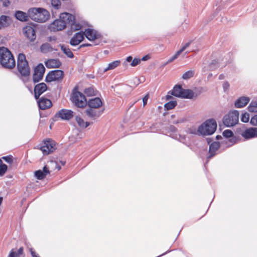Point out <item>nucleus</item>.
<instances>
[{"label":"nucleus","instance_id":"nucleus-53","mask_svg":"<svg viewBox=\"0 0 257 257\" xmlns=\"http://www.w3.org/2000/svg\"><path fill=\"white\" fill-rule=\"evenodd\" d=\"M224 77H225L224 75L222 74L219 75V76L218 77V78L220 80H222V79H223L224 78Z\"/></svg>","mask_w":257,"mask_h":257},{"label":"nucleus","instance_id":"nucleus-10","mask_svg":"<svg viewBox=\"0 0 257 257\" xmlns=\"http://www.w3.org/2000/svg\"><path fill=\"white\" fill-rule=\"evenodd\" d=\"M63 72L60 70H56L49 73L46 77L47 82H52L61 79L63 77Z\"/></svg>","mask_w":257,"mask_h":257},{"label":"nucleus","instance_id":"nucleus-6","mask_svg":"<svg viewBox=\"0 0 257 257\" xmlns=\"http://www.w3.org/2000/svg\"><path fill=\"white\" fill-rule=\"evenodd\" d=\"M239 112L237 110H234L230 111L225 115L223 119L224 124L228 127L232 126L238 122Z\"/></svg>","mask_w":257,"mask_h":257},{"label":"nucleus","instance_id":"nucleus-46","mask_svg":"<svg viewBox=\"0 0 257 257\" xmlns=\"http://www.w3.org/2000/svg\"><path fill=\"white\" fill-rule=\"evenodd\" d=\"M141 62V60L138 58H135L132 62L131 65L132 66L134 67L138 65Z\"/></svg>","mask_w":257,"mask_h":257},{"label":"nucleus","instance_id":"nucleus-55","mask_svg":"<svg viewBox=\"0 0 257 257\" xmlns=\"http://www.w3.org/2000/svg\"><path fill=\"white\" fill-rule=\"evenodd\" d=\"M166 97H167V99H170L171 97V96L169 95H167Z\"/></svg>","mask_w":257,"mask_h":257},{"label":"nucleus","instance_id":"nucleus-54","mask_svg":"<svg viewBox=\"0 0 257 257\" xmlns=\"http://www.w3.org/2000/svg\"><path fill=\"white\" fill-rule=\"evenodd\" d=\"M132 59H133L132 57H131V56H128V57H127V58H126V61H127V62H130L132 61Z\"/></svg>","mask_w":257,"mask_h":257},{"label":"nucleus","instance_id":"nucleus-58","mask_svg":"<svg viewBox=\"0 0 257 257\" xmlns=\"http://www.w3.org/2000/svg\"><path fill=\"white\" fill-rule=\"evenodd\" d=\"M52 40V38H50V41H51ZM53 40H55V38H53Z\"/></svg>","mask_w":257,"mask_h":257},{"label":"nucleus","instance_id":"nucleus-2","mask_svg":"<svg viewBox=\"0 0 257 257\" xmlns=\"http://www.w3.org/2000/svg\"><path fill=\"white\" fill-rule=\"evenodd\" d=\"M0 64L7 69H12L16 65L12 54L7 48L4 47H0Z\"/></svg>","mask_w":257,"mask_h":257},{"label":"nucleus","instance_id":"nucleus-16","mask_svg":"<svg viewBox=\"0 0 257 257\" xmlns=\"http://www.w3.org/2000/svg\"><path fill=\"white\" fill-rule=\"evenodd\" d=\"M102 112L103 110H97L96 108H88L85 110L86 115L93 120L98 118Z\"/></svg>","mask_w":257,"mask_h":257},{"label":"nucleus","instance_id":"nucleus-12","mask_svg":"<svg viewBox=\"0 0 257 257\" xmlns=\"http://www.w3.org/2000/svg\"><path fill=\"white\" fill-rule=\"evenodd\" d=\"M23 32L25 36L31 41L36 39V32L34 27L32 25H27L23 29Z\"/></svg>","mask_w":257,"mask_h":257},{"label":"nucleus","instance_id":"nucleus-37","mask_svg":"<svg viewBox=\"0 0 257 257\" xmlns=\"http://www.w3.org/2000/svg\"><path fill=\"white\" fill-rule=\"evenodd\" d=\"M194 72L192 70H189L186 72L182 75V78L185 80L188 79L192 77L194 75Z\"/></svg>","mask_w":257,"mask_h":257},{"label":"nucleus","instance_id":"nucleus-59","mask_svg":"<svg viewBox=\"0 0 257 257\" xmlns=\"http://www.w3.org/2000/svg\"><path fill=\"white\" fill-rule=\"evenodd\" d=\"M188 53H189V52L187 51V52H186L185 53V54L186 55V54H188Z\"/></svg>","mask_w":257,"mask_h":257},{"label":"nucleus","instance_id":"nucleus-43","mask_svg":"<svg viewBox=\"0 0 257 257\" xmlns=\"http://www.w3.org/2000/svg\"><path fill=\"white\" fill-rule=\"evenodd\" d=\"M222 134H223V136L226 138H230L233 135L232 132L230 130H225L223 132Z\"/></svg>","mask_w":257,"mask_h":257},{"label":"nucleus","instance_id":"nucleus-48","mask_svg":"<svg viewBox=\"0 0 257 257\" xmlns=\"http://www.w3.org/2000/svg\"><path fill=\"white\" fill-rule=\"evenodd\" d=\"M3 159L7 163H11L13 162L12 157L10 156L4 157Z\"/></svg>","mask_w":257,"mask_h":257},{"label":"nucleus","instance_id":"nucleus-8","mask_svg":"<svg viewBox=\"0 0 257 257\" xmlns=\"http://www.w3.org/2000/svg\"><path fill=\"white\" fill-rule=\"evenodd\" d=\"M40 150L44 155H47L53 152L55 150V142L50 139L45 141L41 145Z\"/></svg>","mask_w":257,"mask_h":257},{"label":"nucleus","instance_id":"nucleus-5","mask_svg":"<svg viewBox=\"0 0 257 257\" xmlns=\"http://www.w3.org/2000/svg\"><path fill=\"white\" fill-rule=\"evenodd\" d=\"M17 67L20 73L24 76L29 75L30 73V68L28 65V62L26 60L25 55L24 54L20 53L18 57Z\"/></svg>","mask_w":257,"mask_h":257},{"label":"nucleus","instance_id":"nucleus-11","mask_svg":"<svg viewBox=\"0 0 257 257\" xmlns=\"http://www.w3.org/2000/svg\"><path fill=\"white\" fill-rule=\"evenodd\" d=\"M45 68L42 64H39L34 69V73L33 74V80L35 82L40 81L44 75Z\"/></svg>","mask_w":257,"mask_h":257},{"label":"nucleus","instance_id":"nucleus-26","mask_svg":"<svg viewBox=\"0 0 257 257\" xmlns=\"http://www.w3.org/2000/svg\"><path fill=\"white\" fill-rule=\"evenodd\" d=\"M61 63L58 59H49L45 62V65L47 68H58L61 65Z\"/></svg>","mask_w":257,"mask_h":257},{"label":"nucleus","instance_id":"nucleus-34","mask_svg":"<svg viewBox=\"0 0 257 257\" xmlns=\"http://www.w3.org/2000/svg\"><path fill=\"white\" fill-rule=\"evenodd\" d=\"M247 109L250 112H257V101H251L248 106Z\"/></svg>","mask_w":257,"mask_h":257},{"label":"nucleus","instance_id":"nucleus-51","mask_svg":"<svg viewBox=\"0 0 257 257\" xmlns=\"http://www.w3.org/2000/svg\"><path fill=\"white\" fill-rule=\"evenodd\" d=\"M92 45L90 44H82L80 46V48H82V47H89V46H91Z\"/></svg>","mask_w":257,"mask_h":257},{"label":"nucleus","instance_id":"nucleus-20","mask_svg":"<svg viewBox=\"0 0 257 257\" xmlns=\"http://www.w3.org/2000/svg\"><path fill=\"white\" fill-rule=\"evenodd\" d=\"M249 101L250 98L248 97L241 96L235 101L234 106L236 108H242L245 106Z\"/></svg>","mask_w":257,"mask_h":257},{"label":"nucleus","instance_id":"nucleus-36","mask_svg":"<svg viewBox=\"0 0 257 257\" xmlns=\"http://www.w3.org/2000/svg\"><path fill=\"white\" fill-rule=\"evenodd\" d=\"M177 105V102L175 101H171L166 103L164 105L165 108L167 110L172 109L174 108Z\"/></svg>","mask_w":257,"mask_h":257},{"label":"nucleus","instance_id":"nucleus-35","mask_svg":"<svg viewBox=\"0 0 257 257\" xmlns=\"http://www.w3.org/2000/svg\"><path fill=\"white\" fill-rule=\"evenodd\" d=\"M96 90L93 87H89L85 89V94L88 96H91L96 95Z\"/></svg>","mask_w":257,"mask_h":257},{"label":"nucleus","instance_id":"nucleus-13","mask_svg":"<svg viewBox=\"0 0 257 257\" xmlns=\"http://www.w3.org/2000/svg\"><path fill=\"white\" fill-rule=\"evenodd\" d=\"M74 115L73 112L71 110L63 109L56 114V117H60L63 120H69Z\"/></svg>","mask_w":257,"mask_h":257},{"label":"nucleus","instance_id":"nucleus-56","mask_svg":"<svg viewBox=\"0 0 257 257\" xmlns=\"http://www.w3.org/2000/svg\"><path fill=\"white\" fill-rule=\"evenodd\" d=\"M2 201H3V198L2 197H0V205L1 204V203L2 202Z\"/></svg>","mask_w":257,"mask_h":257},{"label":"nucleus","instance_id":"nucleus-3","mask_svg":"<svg viewBox=\"0 0 257 257\" xmlns=\"http://www.w3.org/2000/svg\"><path fill=\"white\" fill-rule=\"evenodd\" d=\"M28 15L33 20L39 23L45 22L50 17L49 12L46 9L41 8L29 9Z\"/></svg>","mask_w":257,"mask_h":257},{"label":"nucleus","instance_id":"nucleus-9","mask_svg":"<svg viewBox=\"0 0 257 257\" xmlns=\"http://www.w3.org/2000/svg\"><path fill=\"white\" fill-rule=\"evenodd\" d=\"M84 36L90 41H94L101 39V34L96 30L88 28L83 32Z\"/></svg>","mask_w":257,"mask_h":257},{"label":"nucleus","instance_id":"nucleus-18","mask_svg":"<svg viewBox=\"0 0 257 257\" xmlns=\"http://www.w3.org/2000/svg\"><path fill=\"white\" fill-rule=\"evenodd\" d=\"M120 61L116 60L108 64L106 67H102L99 69V72L102 74L109 70L114 69L119 65Z\"/></svg>","mask_w":257,"mask_h":257},{"label":"nucleus","instance_id":"nucleus-24","mask_svg":"<svg viewBox=\"0 0 257 257\" xmlns=\"http://www.w3.org/2000/svg\"><path fill=\"white\" fill-rule=\"evenodd\" d=\"M49 173V169L46 166L43 168V170H39L35 172V175L38 179H42Z\"/></svg>","mask_w":257,"mask_h":257},{"label":"nucleus","instance_id":"nucleus-28","mask_svg":"<svg viewBox=\"0 0 257 257\" xmlns=\"http://www.w3.org/2000/svg\"><path fill=\"white\" fill-rule=\"evenodd\" d=\"M75 120L79 126L81 128H86L90 124L89 122L85 121L81 117L79 116H76L75 117Z\"/></svg>","mask_w":257,"mask_h":257},{"label":"nucleus","instance_id":"nucleus-45","mask_svg":"<svg viewBox=\"0 0 257 257\" xmlns=\"http://www.w3.org/2000/svg\"><path fill=\"white\" fill-rule=\"evenodd\" d=\"M250 123L253 125L257 126V114L251 118Z\"/></svg>","mask_w":257,"mask_h":257},{"label":"nucleus","instance_id":"nucleus-29","mask_svg":"<svg viewBox=\"0 0 257 257\" xmlns=\"http://www.w3.org/2000/svg\"><path fill=\"white\" fill-rule=\"evenodd\" d=\"M23 249L21 247L18 250L12 249L10 251L8 257H21Z\"/></svg>","mask_w":257,"mask_h":257},{"label":"nucleus","instance_id":"nucleus-38","mask_svg":"<svg viewBox=\"0 0 257 257\" xmlns=\"http://www.w3.org/2000/svg\"><path fill=\"white\" fill-rule=\"evenodd\" d=\"M51 5L55 9L58 10L61 7V3L60 0H52Z\"/></svg>","mask_w":257,"mask_h":257},{"label":"nucleus","instance_id":"nucleus-27","mask_svg":"<svg viewBox=\"0 0 257 257\" xmlns=\"http://www.w3.org/2000/svg\"><path fill=\"white\" fill-rule=\"evenodd\" d=\"M193 96L194 93L192 90L183 89L180 97L183 98L191 99L193 97Z\"/></svg>","mask_w":257,"mask_h":257},{"label":"nucleus","instance_id":"nucleus-17","mask_svg":"<svg viewBox=\"0 0 257 257\" xmlns=\"http://www.w3.org/2000/svg\"><path fill=\"white\" fill-rule=\"evenodd\" d=\"M84 38V35L83 32H78L71 38L70 43L72 46H77L83 40Z\"/></svg>","mask_w":257,"mask_h":257},{"label":"nucleus","instance_id":"nucleus-31","mask_svg":"<svg viewBox=\"0 0 257 257\" xmlns=\"http://www.w3.org/2000/svg\"><path fill=\"white\" fill-rule=\"evenodd\" d=\"M183 88L181 86H175L171 92V94L178 97H180Z\"/></svg>","mask_w":257,"mask_h":257},{"label":"nucleus","instance_id":"nucleus-23","mask_svg":"<svg viewBox=\"0 0 257 257\" xmlns=\"http://www.w3.org/2000/svg\"><path fill=\"white\" fill-rule=\"evenodd\" d=\"M39 107L40 109L44 110L51 106V101L46 98H41L38 101Z\"/></svg>","mask_w":257,"mask_h":257},{"label":"nucleus","instance_id":"nucleus-30","mask_svg":"<svg viewBox=\"0 0 257 257\" xmlns=\"http://www.w3.org/2000/svg\"><path fill=\"white\" fill-rule=\"evenodd\" d=\"M15 17L17 19L21 21H26L27 20V15L22 11H17L15 13Z\"/></svg>","mask_w":257,"mask_h":257},{"label":"nucleus","instance_id":"nucleus-44","mask_svg":"<svg viewBox=\"0 0 257 257\" xmlns=\"http://www.w3.org/2000/svg\"><path fill=\"white\" fill-rule=\"evenodd\" d=\"M191 41L188 42L186 43H185L182 48L178 50L179 53L181 54L184 51H185L191 44Z\"/></svg>","mask_w":257,"mask_h":257},{"label":"nucleus","instance_id":"nucleus-49","mask_svg":"<svg viewBox=\"0 0 257 257\" xmlns=\"http://www.w3.org/2000/svg\"><path fill=\"white\" fill-rule=\"evenodd\" d=\"M148 98H149L148 95H147L143 98L144 106H145L147 104Z\"/></svg>","mask_w":257,"mask_h":257},{"label":"nucleus","instance_id":"nucleus-1","mask_svg":"<svg viewBox=\"0 0 257 257\" xmlns=\"http://www.w3.org/2000/svg\"><path fill=\"white\" fill-rule=\"evenodd\" d=\"M72 18V15L70 13H61L58 19L49 25V29L54 32L62 31L66 28L69 20H71Z\"/></svg>","mask_w":257,"mask_h":257},{"label":"nucleus","instance_id":"nucleus-33","mask_svg":"<svg viewBox=\"0 0 257 257\" xmlns=\"http://www.w3.org/2000/svg\"><path fill=\"white\" fill-rule=\"evenodd\" d=\"M53 48L48 43L43 44L41 47V50L43 53H46L52 52Z\"/></svg>","mask_w":257,"mask_h":257},{"label":"nucleus","instance_id":"nucleus-14","mask_svg":"<svg viewBox=\"0 0 257 257\" xmlns=\"http://www.w3.org/2000/svg\"><path fill=\"white\" fill-rule=\"evenodd\" d=\"M241 135L245 140L257 137V128L250 127L246 129L241 133Z\"/></svg>","mask_w":257,"mask_h":257},{"label":"nucleus","instance_id":"nucleus-25","mask_svg":"<svg viewBox=\"0 0 257 257\" xmlns=\"http://www.w3.org/2000/svg\"><path fill=\"white\" fill-rule=\"evenodd\" d=\"M220 147V144L218 142H213L212 143L209 147V156L208 158H210L212 156H214L216 154V151L219 149Z\"/></svg>","mask_w":257,"mask_h":257},{"label":"nucleus","instance_id":"nucleus-7","mask_svg":"<svg viewBox=\"0 0 257 257\" xmlns=\"http://www.w3.org/2000/svg\"><path fill=\"white\" fill-rule=\"evenodd\" d=\"M71 100L78 107H84L87 104V101L85 95L79 91L73 92Z\"/></svg>","mask_w":257,"mask_h":257},{"label":"nucleus","instance_id":"nucleus-4","mask_svg":"<svg viewBox=\"0 0 257 257\" xmlns=\"http://www.w3.org/2000/svg\"><path fill=\"white\" fill-rule=\"evenodd\" d=\"M217 127L215 120L213 119H209L201 124L198 129V132L202 135H210L213 134Z\"/></svg>","mask_w":257,"mask_h":257},{"label":"nucleus","instance_id":"nucleus-42","mask_svg":"<svg viewBox=\"0 0 257 257\" xmlns=\"http://www.w3.org/2000/svg\"><path fill=\"white\" fill-rule=\"evenodd\" d=\"M181 54L179 53V52L178 51L172 57H171L167 62L166 64H168V63H170L171 62H172V61H173L174 60H175V59H176L178 56L180 55Z\"/></svg>","mask_w":257,"mask_h":257},{"label":"nucleus","instance_id":"nucleus-52","mask_svg":"<svg viewBox=\"0 0 257 257\" xmlns=\"http://www.w3.org/2000/svg\"><path fill=\"white\" fill-rule=\"evenodd\" d=\"M149 58H150L149 56H148V55H146V56H144V57L142 58V61H146V60H148Z\"/></svg>","mask_w":257,"mask_h":257},{"label":"nucleus","instance_id":"nucleus-22","mask_svg":"<svg viewBox=\"0 0 257 257\" xmlns=\"http://www.w3.org/2000/svg\"><path fill=\"white\" fill-rule=\"evenodd\" d=\"M12 23L9 16L2 15L0 16V29L9 26Z\"/></svg>","mask_w":257,"mask_h":257},{"label":"nucleus","instance_id":"nucleus-41","mask_svg":"<svg viewBox=\"0 0 257 257\" xmlns=\"http://www.w3.org/2000/svg\"><path fill=\"white\" fill-rule=\"evenodd\" d=\"M249 115L247 112H244L242 114L241 117V120L243 122H247L249 120Z\"/></svg>","mask_w":257,"mask_h":257},{"label":"nucleus","instance_id":"nucleus-39","mask_svg":"<svg viewBox=\"0 0 257 257\" xmlns=\"http://www.w3.org/2000/svg\"><path fill=\"white\" fill-rule=\"evenodd\" d=\"M7 170V166L3 164L2 161L0 159V175H3Z\"/></svg>","mask_w":257,"mask_h":257},{"label":"nucleus","instance_id":"nucleus-57","mask_svg":"<svg viewBox=\"0 0 257 257\" xmlns=\"http://www.w3.org/2000/svg\"><path fill=\"white\" fill-rule=\"evenodd\" d=\"M221 138V136H216V138H217V139H219V138Z\"/></svg>","mask_w":257,"mask_h":257},{"label":"nucleus","instance_id":"nucleus-47","mask_svg":"<svg viewBox=\"0 0 257 257\" xmlns=\"http://www.w3.org/2000/svg\"><path fill=\"white\" fill-rule=\"evenodd\" d=\"M230 85L227 81H225L223 82L222 87L224 91H226L228 90L229 88Z\"/></svg>","mask_w":257,"mask_h":257},{"label":"nucleus","instance_id":"nucleus-32","mask_svg":"<svg viewBox=\"0 0 257 257\" xmlns=\"http://www.w3.org/2000/svg\"><path fill=\"white\" fill-rule=\"evenodd\" d=\"M61 49L63 52L69 58H72L74 55L70 49L64 45H60Z\"/></svg>","mask_w":257,"mask_h":257},{"label":"nucleus","instance_id":"nucleus-50","mask_svg":"<svg viewBox=\"0 0 257 257\" xmlns=\"http://www.w3.org/2000/svg\"><path fill=\"white\" fill-rule=\"evenodd\" d=\"M31 253L33 257H38L37 255L36 254V252L34 250H33V249H30Z\"/></svg>","mask_w":257,"mask_h":257},{"label":"nucleus","instance_id":"nucleus-19","mask_svg":"<svg viewBox=\"0 0 257 257\" xmlns=\"http://www.w3.org/2000/svg\"><path fill=\"white\" fill-rule=\"evenodd\" d=\"M47 86L44 83H41L36 85L34 89L35 96L38 99L39 96L47 90Z\"/></svg>","mask_w":257,"mask_h":257},{"label":"nucleus","instance_id":"nucleus-40","mask_svg":"<svg viewBox=\"0 0 257 257\" xmlns=\"http://www.w3.org/2000/svg\"><path fill=\"white\" fill-rule=\"evenodd\" d=\"M219 67L218 62L217 60H213L209 65V70H213Z\"/></svg>","mask_w":257,"mask_h":257},{"label":"nucleus","instance_id":"nucleus-15","mask_svg":"<svg viewBox=\"0 0 257 257\" xmlns=\"http://www.w3.org/2000/svg\"><path fill=\"white\" fill-rule=\"evenodd\" d=\"M72 17L73 18L71 20H69V22L67 23V24L70 26L71 30L74 31L80 30L83 26L82 23L77 20L73 15Z\"/></svg>","mask_w":257,"mask_h":257},{"label":"nucleus","instance_id":"nucleus-21","mask_svg":"<svg viewBox=\"0 0 257 257\" xmlns=\"http://www.w3.org/2000/svg\"><path fill=\"white\" fill-rule=\"evenodd\" d=\"M89 108H98L102 104L101 100L98 97H95L93 99H91L87 102Z\"/></svg>","mask_w":257,"mask_h":257}]
</instances>
